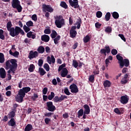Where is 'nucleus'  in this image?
Segmentation results:
<instances>
[{
	"label": "nucleus",
	"mask_w": 131,
	"mask_h": 131,
	"mask_svg": "<svg viewBox=\"0 0 131 131\" xmlns=\"http://www.w3.org/2000/svg\"><path fill=\"white\" fill-rule=\"evenodd\" d=\"M13 25H12V22L9 21L7 23L6 27L7 28L8 31L9 32V35L12 36V37H17L19 34H21V35H24L25 33L24 31L20 28V27L16 26L15 28L12 27Z\"/></svg>",
	"instance_id": "obj_1"
},
{
	"label": "nucleus",
	"mask_w": 131,
	"mask_h": 131,
	"mask_svg": "<svg viewBox=\"0 0 131 131\" xmlns=\"http://www.w3.org/2000/svg\"><path fill=\"white\" fill-rule=\"evenodd\" d=\"M55 20V24L57 28H62L65 25V19L62 15L56 16Z\"/></svg>",
	"instance_id": "obj_2"
},
{
	"label": "nucleus",
	"mask_w": 131,
	"mask_h": 131,
	"mask_svg": "<svg viewBox=\"0 0 131 131\" xmlns=\"http://www.w3.org/2000/svg\"><path fill=\"white\" fill-rule=\"evenodd\" d=\"M10 67L17 68L18 67V64H17V60L15 59H11L8 60L6 62V70H9Z\"/></svg>",
	"instance_id": "obj_3"
},
{
	"label": "nucleus",
	"mask_w": 131,
	"mask_h": 131,
	"mask_svg": "<svg viewBox=\"0 0 131 131\" xmlns=\"http://www.w3.org/2000/svg\"><path fill=\"white\" fill-rule=\"evenodd\" d=\"M12 7L13 9H16L18 13L22 12L23 8L20 4L19 0H12Z\"/></svg>",
	"instance_id": "obj_4"
},
{
	"label": "nucleus",
	"mask_w": 131,
	"mask_h": 131,
	"mask_svg": "<svg viewBox=\"0 0 131 131\" xmlns=\"http://www.w3.org/2000/svg\"><path fill=\"white\" fill-rule=\"evenodd\" d=\"M47 107L46 109L50 111V112H54L56 110V106L53 104V102L49 101L46 103Z\"/></svg>",
	"instance_id": "obj_5"
},
{
	"label": "nucleus",
	"mask_w": 131,
	"mask_h": 131,
	"mask_svg": "<svg viewBox=\"0 0 131 131\" xmlns=\"http://www.w3.org/2000/svg\"><path fill=\"white\" fill-rule=\"evenodd\" d=\"M42 9L43 12H49V13H53L54 9L52 8L51 5H47L46 4H42Z\"/></svg>",
	"instance_id": "obj_6"
},
{
	"label": "nucleus",
	"mask_w": 131,
	"mask_h": 131,
	"mask_svg": "<svg viewBox=\"0 0 131 131\" xmlns=\"http://www.w3.org/2000/svg\"><path fill=\"white\" fill-rule=\"evenodd\" d=\"M69 4L71 7L74 8V9H80L79 5H78V0H69Z\"/></svg>",
	"instance_id": "obj_7"
},
{
	"label": "nucleus",
	"mask_w": 131,
	"mask_h": 131,
	"mask_svg": "<svg viewBox=\"0 0 131 131\" xmlns=\"http://www.w3.org/2000/svg\"><path fill=\"white\" fill-rule=\"evenodd\" d=\"M38 57V52L37 51H31L29 54L28 58L30 60H32L34 58Z\"/></svg>",
	"instance_id": "obj_8"
},
{
	"label": "nucleus",
	"mask_w": 131,
	"mask_h": 131,
	"mask_svg": "<svg viewBox=\"0 0 131 131\" xmlns=\"http://www.w3.org/2000/svg\"><path fill=\"white\" fill-rule=\"evenodd\" d=\"M111 52V50L110 49V47H109V46H105L104 49H101L100 51V54H103L104 56H106V54H110Z\"/></svg>",
	"instance_id": "obj_9"
},
{
	"label": "nucleus",
	"mask_w": 131,
	"mask_h": 131,
	"mask_svg": "<svg viewBox=\"0 0 131 131\" xmlns=\"http://www.w3.org/2000/svg\"><path fill=\"white\" fill-rule=\"evenodd\" d=\"M71 93L76 94L78 93V88L76 84L73 83L70 86Z\"/></svg>",
	"instance_id": "obj_10"
},
{
	"label": "nucleus",
	"mask_w": 131,
	"mask_h": 131,
	"mask_svg": "<svg viewBox=\"0 0 131 131\" xmlns=\"http://www.w3.org/2000/svg\"><path fill=\"white\" fill-rule=\"evenodd\" d=\"M128 100L129 99L127 97V96H122L121 97L120 102L122 104H127Z\"/></svg>",
	"instance_id": "obj_11"
},
{
	"label": "nucleus",
	"mask_w": 131,
	"mask_h": 131,
	"mask_svg": "<svg viewBox=\"0 0 131 131\" xmlns=\"http://www.w3.org/2000/svg\"><path fill=\"white\" fill-rule=\"evenodd\" d=\"M122 65H120V68H123L125 66V67H128L129 66V60L127 59H124L122 60Z\"/></svg>",
	"instance_id": "obj_12"
},
{
	"label": "nucleus",
	"mask_w": 131,
	"mask_h": 131,
	"mask_svg": "<svg viewBox=\"0 0 131 131\" xmlns=\"http://www.w3.org/2000/svg\"><path fill=\"white\" fill-rule=\"evenodd\" d=\"M7 75V74L6 73V70H5V69L4 68H1L0 69V77L1 78H6V76Z\"/></svg>",
	"instance_id": "obj_13"
},
{
	"label": "nucleus",
	"mask_w": 131,
	"mask_h": 131,
	"mask_svg": "<svg viewBox=\"0 0 131 131\" xmlns=\"http://www.w3.org/2000/svg\"><path fill=\"white\" fill-rule=\"evenodd\" d=\"M56 61V59H55V57H54V55H51V57L48 56L47 57V62L49 63V64H51L53 63H55Z\"/></svg>",
	"instance_id": "obj_14"
},
{
	"label": "nucleus",
	"mask_w": 131,
	"mask_h": 131,
	"mask_svg": "<svg viewBox=\"0 0 131 131\" xmlns=\"http://www.w3.org/2000/svg\"><path fill=\"white\" fill-rule=\"evenodd\" d=\"M41 39L42 41H45V42H49V41H50V36L46 34L43 35L41 37Z\"/></svg>",
	"instance_id": "obj_15"
},
{
	"label": "nucleus",
	"mask_w": 131,
	"mask_h": 131,
	"mask_svg": "<svg viewBox=\"0 0 131 131\" xmlns=\"http://www.w3.org/2000/svg\"><path fill=\"white\" fill-rule=\"evenodd\" d=\"M83 107L84 108V114H86L87 115H89V114H90V113L91 112L90 106L88 104H85L84 105Z\"/></svg>",
	"instance_id": "obj_16"
},
{
	"label": "nucleus",
	"mask_w": 131,
	"mask_h": 131,
	"mask_svg": "<svg viewBox=\"0 0 131 131\" xmlns=\"http://www.w3.org/2000/svg\"><path fill=\"white\" fill-rule=\"evenodd\" d=\"M68 75V70L64 68L62 69V72L61 73V77H66Z\"/></svg>",
	"instance_id": "obj_17"
},
{
	"label": "nucleus",
	"mask_w": 131,
	"mask_h": 131,
	"mask_svg": "<svg viewBox=\"0 0 131 131\" xmlns=\"http://www.w3.org/2000/svg\"><path fill=\"white\" fill-rule=\"evenodd\" d=\"M8 125L9 126H16V121H15L14 118H11L8 121Z\"/></svg>",
	"instance_id": "obj_18"
},
{
	"label": "nucleus",
	"mask_w": 131,
	"mask_h": 131,
	"mask_svg": "<svg viewBox=\"0 0 131 131\" xmlns=\"http://www.w3.org/2000/svg\"><path fill=\"white\" fill-rule=\"evenodd\" d=\"M104 88H110L111 86V82L108 80H105L103 83Z\"/></svg>",
	"instance_id": "obj_19"
},
{
	"label": "nucleus",
	"mask_w": 131,
	"mask_h": 131,
	"mask_svg": "<svg viewBox=\"0 0 131 131\" xmlns=\"http://www.w3.org/2000/svg\"><path fill=\"white\" fill-rule=\"evenodd\" d=\"M77 35V32L76 31H70V36L71 38H75Z\"/></svg>",
	"instance_id": "obj_20"
},
{
	"label": "nucleus",
	"mask_w": 131,
	"mask_h": 131,
	"mask_svg": "<svg viewBox=\"0 0 131 131\" xmlns=\"http://www.w3.org/2000/svg\"><path fill=\"white\" fill-rule=\"evenodd\" d=\"M116 58L117 59V60H118L119 63L120 65H121V66L123 65L122 64V61H123V57H122V56H120V55H119V54H117L116 55Z\"/></svg>",
	"instance_id": "obj_21"
},
{
	"label": "nucleus",
	"mask_w": 131,
	"mask_h": 131,
	"mask_svg": "<svg viewBox=\"0 0 131 131\" xmlns=\"http://www.w3.org/2000/svg\"><path fill=\"white\" fill-rule=\"evenodd\" d=\"M82 23V22L81 21V18H80V17H79V18L77 19V21L76 23V25H77V29H80V26H81Z\"/></svg>",
	"instance_id": "obj_22"
},
{
	"label": "nucleus",
	"mask_w": 131,
	"mask_h": 131,
	"mask_svg": "<svg viewBox=\"0 0 131 131\" xmlns=\"http://www.w3.org/2000/svg\"><path fill=\"white\" fill-rule=\"evenodd\" d=\"M16 112H14V111H12L11 112H10L9 114H8V118L10 119H12V118H14L16 115Z\"/></svg>",
	"instance_id": "obj_23"
},
{
	"label": "nucleus",
	"mask_w": 131,
	"mask_h": 131,
	"mask_svg": "<svg viewBox=\"0 0 131 131\" xmlns=\"http://www.w3.org/2000/svg\"><path fill=\"white\" fill-rule=\"evenodd\" d=\"M45 47L43 46H39L37 51L39 54H43V53H45Z\"/></svg>",
	"instance_id": "obj_24"
},
{
	"label": "nucleus",
	"mask_w": 131,
	"mask_h": 131,
	"mask_svg": "<svg viewBox=\"0 0 131 131\" xmlns=\"http://www.w3.org/2000/svg\"><path fill=\"white\" fill-rule=\"evenodd\" d=\"M104 31L106 33H112V27H111L110 26H107V27H105Z\"/></svg>",
	"instance_id": "obj_25"
},
{
	"label": "nucleus",
	"mask_w": 131,
	"mask_h": 131,
	"mask_svg": "<svg viewBox=\"0 0 131 131\" xmlns=\"http://www.w3.org/2000/svg\"><path fill=\"white\" fill-rule=\"evenodd\" d=\"M83 40L84 43H86L91 40V37H90V36L87 35L83 38Z\"/></svg>",
	"instance_id": "obj_26"
},
{
	"label": "nucleus",
	"mask_w": 131,
	"mask_h": 131,
	"mask_svg": "<svg viewBox=\"0 0 131 131\" xmlns=\"http://www.w3.org/2000/svg\"><path fill=\"white\" fill-rule=\"evenodd\" d=\"M39 73L41 76H43V75H45L47 73L46 71H45V70L41 68H39Z\"/></svg>",
	"instance_id": "obj_27"
},
{
	"label": "nucleus",
	"mask_w": 131,
	"mask_h": 131,
	"mask_svg": "<svg viewBox=\"0 0 131 131\" xmlns=\"http://www.w3.org/2000/svg\"><path fill=\"white\" fill-rule=\"evenodd\" d=\"M57 35H58V33H57V32H56L55 30L52 31V33L51 34V37H52V39L56 38Z\"/></svg>",
	"instance_id": "obj_28"
},
{
	"label": "nucleus",
	"mask_w": 131,
	"mask_h": 131,
	"mask_svg": "<svg viewBox=\"0 0 131 131\" xmlns=\"http://www.w3.org/2000/svg\"><path fill=\"white\" fill-rule=\"evenodd\" d=\"M35 69V66L33 64H31L29 68H28V71L29 72H33Z\"/></svg>",
	"instance_id": "obj_29"
},
{
	"label": "nucleus",
	"mask_w": 131,
	"mask_h": 131,
	"mask_svg": "<svg viewBox=\"0 0 131 131\" xmlns=\"http://www.w3.org/2000/svg\"><path fill=\"white\" fill-rule=\"evenodd\" d=\"M60 6L62 8H63V9H68V5H67V4H66V3L64 1L61 2Z\"/></svg>",
	"instance_id": "obj_30"
},
{
	"label": "nucleus",
	"mask_w": 131,
	"mask_h": 131,
	"mask_svg": "<svg viewBox=\"0 0 131 131\" xmlns=\"http://www.w3.org/2000/svg\"><path fill=\"white\" fill-rule=\"evenodd\" d=\"M111 17V14L110 13V12H107L104 17L105 21H109V20H110Z\"/></svg>",
	"instance_id": "obj_31"
},
{
	"label": "nucleus",
	"mask_w": 131,
	"mask_h": 131,
	"mask_svg": "<svg viewBox=\"0 0 131 131\" xmlns=\"http://www.w3.org/2000/svg\"><path fill=\"white\" fill-rule=\"evenodd\" d=\"M18 95L19 96L24 98V97H25L26 93L23 89H20L18 92Z\"/></svg>",
	"instance_id": "obj_32"
},
{
	"label": "nucleus",
	"mask_w": 131,
	"mask_h": 131,
	"mask_svg": "<svg viewBox=\"0 0 131 131\" xmlns=\"http://www.w3.org/2000/svg\"><path fill=\"white\" fill-rule=\"evenodd\" d=\"M32 128V125L29 124L25 127V131H30Z\"/></svg>",
	"instance_id": "obj_33"
},
{
	"label": "nucleus",
	"mask_w": 131,
	"mask_h": 131,
	"mask_svg": "<svg viewBox=\"0 0 131 131\" xmlns=\"http://www.w3.org/2000/svg\"><path fill=\"white\" fill-rule=\"evenodd\" d=\"M5 62V55L4 53H0V63H3Z\"/></svg>",
	"instance_id": "obj_34"
},
{
	"label": "nucleus",
	"mask_w": 131,
	"mask_h": 131,
	"mask_svg": "<svg viewBox=\"0 0 131 131\" xmlns=\"http://www.w3.org/2000/svg\"><path fill=\"white\" fill-rule=\"evenodd\" d=\"M23 97L21 96H19L17 97H16V102H18V103H22L23 102Z\"/></svg>",
	"instance_id": "obj_35"
},
{
	"label": "nucleus",
	"mask_w": 131,
	"mask_h": 131,
	"mask_svg": "<svg viewBox=\"0 0 131 131\" xmlns=\"http://www.w3.org/2000/svg\"><path fill=\"white\" fill-rule=\"evenodd\" d=\"M61 38V36L60 35L57 36L56 37L54 38V42L55 45H58L59 40Z\"/></svg>",
	"instance_id": "obj_36"
},
{
	"label": "nucleus",
	"mask_w": 131,
	"mask_h": 131,
	"mask_svg": "<svg viewBox=\"0 0 131 131\" xmlns=\"http://www.w3.org/2000/svg\"><path fill=\"white\" fill-rule=\"evenodd\" d=\"M112 16L114 19H118L119 18V14L117 12H114L112 13Z\"/></svg>",
	"instance_id": "obj_37"
},
{
	"label": "nucleus",
	"mask_w": 131,
	"mask_h": 131,
	"mask_svg": "<svg viewBox=\"0 0 131 131\" xmlns=\"http://www.w3.org/2000/svg\"><path fill=\"white\" fill-rule=\"evenodd\" d=\"M83 113H84V112H83V109H80L78 112V117L79 118L80 116H82V115H83Z\"/></svg>",
	"instance_id": "obj_38"
},
{
	"label": "nucleus",
	"mask_w": 131,
	"mask_h": 131,
	"mask_svg": "<svg viewBox=\"0 0 131 131\" xmlns=\"http://www.w3.org/2000/svg\"><path fill=\"white\" fill-rule=\"evenodd\" d=\"M0 39H2V40H5V35H4L3 29H0Z\"/></svg>",
	"instance_id": "obj_39"
},
{
	"label": "nucleus",
	"mask_w": 131,
	"mask_h": 131,
	"mask_svg": "<svg viewBox=\"0 0 131 131\" xmlns=\"http://www.w3.org/2000/svg\"><path fill=\"white\" fill-rule=\"evenodd\" d=\"M22 89L24 90V91H25L26 94H27V93H29V92L31 91V88L30 87H24Z\"/></svg>",
	"instance_id": "obj_40"
},
{
	"label": "nucleus",
	"mask_w": 131,
	"mask_h": 131,
	"mask_svg": "<svg viewBox=\"0 0 131 131\" xmlns=\"http://www.w3.org/2000/svg\"><path fill=\"white\" fill-rule=\"evenodd\" d=\"M72 66H73L74 68H77V67H78V62H77V60H73Z\"/></svg>",
	"instance_id": "obj_41"
},
{
	"label": "nucleus",
	"mask_w": 131,
	"mask_h": 131,
	"mask_svg": "<svg viewBox=\"0 0 131 131\" xmlns=\"http://www.w3.org/2000/svg\"><path fill=\"white\" fill-rule=\"evenodd\" d=\"M54 97H55V93L53 92H51V94L48 96V100L50 101L54 99Z\"/></svg>",
	"instance_id": "obj_42"
},
{
	"label": "nucleus",
	"mask_w": 131,
	"mask_h": 131,
	"mask_svg": "<svg viewBox=\"0 0 131 131\" xmlns=\"http://www.w3.org/2000/svg\"><path fill=\"white\" fill-rule=\"evenodd\" d=\"M89 80L90 82H94V81H95V75H90Z\"/></svg>",
	"instance_id": "obj_43"
},
{
	"label": "nucleus",
	"mask_w": 131,
	"mask_h": 131,
	"mask_svg": "<svg viewBox=\"0 0 131 131\" xmlns=\"http://www.w3.org/2000/svg\"><path fill=\"white\" fill-rule=\"evenodd\" d=\"M23 29L24 30H25V32L27 33V32H29V31L30 30V28L25 25L24 26Z\"/></svg>",
	"instance_id": "obj_44"
},
{
	"label": "nucleus",
	"mask_w": 131,
	"mask_h": 131,
	"mask_svg": "<svg viewBox=\"0 0 131 131\" xmlns=\"http://www.w3.org/2000/svg\"><path fill=\"white\" fill-rule=\"evenodd\" d=\"M26 25L28 27H32L33 26V22L31 20H29L26 23Z\"/></svg>",
	"instance_id": "obj_45"
},
{
	"label": "nucleus",
	"mask_w": 131,
	"mask_h": 131,
	"mask_svg": "<svg viewBox=\"0 0 131 131\" xmlns=\"http://www.w3.org/2000/svg\"><path fill=\"white\" fill-rule=\"evenodd\" d=\"M19 107V104L17 103H14L13 104V107L12 109V111H14V112H16L17 111V107Z\"/></svg>",
	"instance_id": "obj_46"
},
{
	"label": "nucleus",
	"mask_w": 131,
	"mask_h": 131,
	"mask_svg": "<svg viewBox=\"0 0 131 131\" xmlns=\"http://www.w3.org/2000/svg\"><path fill=\"white\" fill-rule=\"evenodd\" d=\"M43 68L46 70V71H50V66H49V64L45 63L43 65Z\"/></svg>",
	"instance_id": "obj_47"
},
{
	"label": "nucleus",
	"mask_w": 131,
	"mask_h": 131,
	"mask_svg": "<svg viewBox=\"0 0 131 131\" xmlns=\"http://www.w3.org/2000/svg\"><path fill=\"white\" fill-rule=\"evenodd\" d=\"M64 93L67 96H70V95H71V93L69 92V90H68L67 88L64 89Z\"/></svg>",
	"instance_id": "obj_48"
},
{
	"label": "nucleus",
	"mask_w": 131,
	"mask_h": 131,
	"mask_svg": "<svg viewBox=\"0 0 131 131\" xmlns=\"http://www.w3.org/2000/svg\"><path fill=\"white\" fill-rule=\"evenodd\" d=\"M37 98H38V95L36 93H34L33 96H32V99L33 101H36V99H37Z\"/></svg>",
	"instance_id": "obj_49"
},
{
	"label": "nucleus",
	"mask_w": 131,
	"mask_h": 131,
	"mask_svg": "<svg viewBox=\"0 0 131 131\" xmlns=\"http://www.w3.org/2000/svg\"><path fill=\"white\" fill-rule=\"evenodd\" d=\"M53 101L55 103H58V102H60V97L59 96H56L54 98Z\"/></svg>",
	"instance_id": "obj_50"
},
{
	"label": "nucleus",
	"mask_w": 131,
	"mask_h": 131,
	"mask_svg": "<svg viewBox=\"0 0 131 131\" xmlns=\"http://www.w3.org/2000/svg\"><path fill=\"white\" fill-rule=\"evenodd\" d=\"M102 15H103V13L101 11H97L96 12V17L97 18H101Z\"/></svg>",
	"instance_id": "obj_51"
},
{
	"label": "nucleus",
	"mask_w": 131,
	"mask_h": 131,
	"mask_svg": "<svg viewBox=\"0 0 131 131\" xmlns=\"http://www.w3.org/2000/svg\"><path fill=\"white\" fill-rule=\"evenodd\" d=\"M68 97L66 95H61L59 97V101L61 102V101H64V99H67Z\"/></svg>",
	"instance_id": "obj_52"
},
{
	"label": "nucleus",
	"mask_w": 131,
	"mask_h": 131,
	"mask_svg": "<svg viewBox=\"0 0 131 131\" xmlns=\"http://www.w3.org/2000/svg\"><path fill=\"white\" fill-rule=\"evenodd\" d=\"M117 53H118V51L115 49H112L111 51V53L114 56H115L116 55H117Z\"/></svg>",
	"instance_id": "obj_53"
},
{
	"label": "nucleus",
	"mask_w": 131,
	"mask_h": 131,
	"mask_svg": "<svg viewBox=\"0 0 131 131\" xmlns=\"http://www.w3.org/2000/svg\"><path fill=\"white\" fill-rule=\"evenodd\" d=\"M114 112L115 113H116V114H118V115H121V112H120V111H119V109L118 108H115Z\"/></svg>",
	"instance_id": "obj_54"
},
{
	"label": "nucleus",
	"mask_w": 131,
	"mask_h": 131,
	"mask_svg": "<svg viewBox=\"0 0 131 131\" xmlns=\"http://www.w3.org/2000/svg\"><path fill=\"white\" fill-rule=\"evenodd\" d=\"M118 36H119V37H120L121 39L123 40V41H126V39H125V37H124V35H123V34H119L118 35Z\"/></svg>",
	"instance_id": "obj_55"
},
{
	"label": "nucleus",
	"mask_w": 131,
	"mask_h": 131,
	"mask_svg": "<svg viewBox=\"0 0 131 131\" xmlns=\"http://www.w3.org/2000/svg\"><path fill=\"white\" fill-rule=\"evenodd\" d=\"M44 33L45 34H51V29H46L44 30Z\"/></svg>",
	"instance_id": "obj_56"
},
{
	"label": "nucleus",
	"mask_w": 131,
	"mask_h": 131,
	"mask_svg": "<svg viewBox=\"0 0 131 131\" xmlns=\"http://www.w3.org/2000/svg\"><path fill=\"white\" fill-rule=\"evenodd\" d=\"M52 114H54V113H46L45 114V116H46V117H51Z\"/></svg>",
	"instance_id": "obj_57"
},
{
	"label": "nucleus",
	"mask_w": 131,
	"mask_h": 131,
	"mask_svg": "<svg viewBox=\"0 0 131 131\" xmlns=\"http://www.w3.org/2000/svg\"><path fill=\"white\" fill-rule=\"evenodd\" d=\"M43 64V60L42 59H39L38 62V64L39 67H41Z\"/></svg>",
	"instance_id": "obj_58"
},
{
	"label": "nucleus",
	"mask_w": 131,
	"mask_h": 131,
	"mask_svg": "<svg viewBox=\"0 0 131 131\" xmlns=\"http://www.w3.org/2000/svg\"><path fill=\"white\" fill-rule=\"evenodd\" d=\"M101 26H102V24H100L99 22L95 23V27L96 28L99 29L101 28Z\"/></svg>",
	"instance_id": "obj_59"
},
{
	"label": "nucleus",
	"mask_w": 131,
	"mask_h": 131,
	"mask_svg": "<svg viewBox=\"0 0 131 131\" xmlns=\"http://www.w3.org/2000/svg\"><path fill=\"white\" fill-rule=\"evenodd\" d=\"M32 19L33 21H37V15L36 14H34L32 16Z\"/></svg>",
	"instance_id": "obj_60"
},
{
	"label": "nucleus",
	"mask_w": 131,
	"mask_h": 131,
	"mask_svg": "<svg viewBox=\"0 0 131 131\" xmlns=\"http://www.w3.org/2000/svg\"><path fill=\"white\" fill-rule=\"evenodd\" d=\"M51 121V119L49 118H46L45 119V122L46 124H49V123H50Z\"/></svg>",
	"instance_id": "obj_61"
},
{
	"label": "nucleus",
	"mask_w": 131,
	"mask_h": 131,
	"mask_svg": "<svg viewBox=\"0 0 131 131\" xmlns=\"http://www.w3.org/2000/svg\"><path fill=\"white\" fill-rule=\"evenodd\" d=\"M47 93H48V88L45 87L42 90V94L43 95H47Z\"/></svg>",
	"instance_id": "obj_62"
},
{
	"label": "nucleus",
	"mask_w": 131,
	"mask_h": 131,
	"mask_svg": "<svg viewBox=\"0 0 131 131\" xmlns=\"http://www.w3.org/2000/svg\"><path fill=\"white\" fill-rule=\"evenodd\" d=\"M45 51L47 54H49L51 52V48L48 46H47L45 48Z\"/></svg>",
	"instance_id": "obj_63"
},
{
	"label": "nucleus",
	"mask_w": 131,
	"mask_h": 131,
	"mask_svg": "<svg viewBox=\"0 0 131 131\" xmlns=\"http://www.w3.org/2000/svg\"><path fill=\"white\" fill-rule=\"evenodd\" d=\"M12 56H13V57H18V56H19V52L18 51L14 52Z\"/></svg>",
	"instance_id": "obj_64"
}]
</instances>
